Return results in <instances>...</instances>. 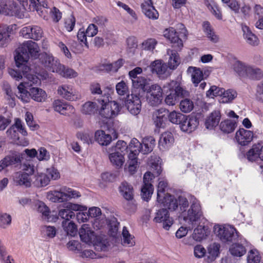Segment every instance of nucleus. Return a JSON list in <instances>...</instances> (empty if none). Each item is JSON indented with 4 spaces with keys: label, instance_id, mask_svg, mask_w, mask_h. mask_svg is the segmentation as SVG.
I'll list each match as a JSON object with an SVG mask.
<instances>
[{
    "label": "nucleus",
    "instance_id": "obj_44",
    "mask_svg": "<svg viewBox=\"0 0 263 263\" xmlns=\"http://www.w3.org/2000/svg\"><path fill=\"white\" fill-rule=\"evenodd\" d=\"M205 221H206V219L204 218V220L201 222V223H204ZM198 223H199V225L197 228L194 229V233L192 234V237L194 240L197 241H200L207 236V232L205 227L200 225L201 222H198Z\"/></svg>",
    "mask_w": 263,
    "mask_h": 263
},
{
    "label": "nucleus",
    "instance_id": "obj_37",
    "mask_svg": "<svg viewBox=\"0 0 263 263\" xmlns=\"http://www.w3.org/2000/svg\"><path fill=\"white\" fill-rule=\"evenodd\" d=\"M187 72L191 74L192 81L195 86L203 79V72L199 68L189 67Z\"/></svg>",
    "mask_w": 263,
    "mask_h": 263
},
{
    "label": "nucleus",
    "instance_id": "obj_19",
    "mask_svg": "<svg viewBox=\"0 0 263 263\" xmlns=\"http://www.w3.org/2000/svg\"><path fill=\"white\" fill-rule=\"evenodd\" d=\"M199 120L194 116H185V118L181 122L180 129L184 132L190 133L194 131L199 125Z\"/></svg>",
    "mask_w": 263,
    "mask_h": 263
},
{
    "label": "nucleus",
    "instance_id": "obj_11",
    "mask_svg": "<svg viewBox=\"0 0 263 263\" xmlns=\"http://www.w3.org/2000/svg\"><path fill=\"white\" fill-rule=\"evenodd\" d=\"M64 209L59 211V216L63 219V221H70L75 217L73 211H84L87 209V206L71 202L64 204Z\"/></svg>",
    "mask_w": 263,
    "mask_h": 263
},
{
    "label": "nucleus",
    "instance_id": "obj_5",
    "mask_svg": "<svg viewBox=\"0 0 263 263\" xmlns=\"http://www.w3.org/2000/svg\"><path fill=\"white\" fill-rule=\"evenodd\" d=\"M169 93L165 98V103L170 106L175 105L180 98L188 97L190 92L176 81H172L167 84Z\"/></svg>",
    "mask_w": 263,
    "mask_h": 263
},
{
    "label": "nucleus",
    "instance_id": "obj_17",
    "mask_svg": "<svg viewBox=\"0 0 263 263\" xmlns=\"http://www.w3.org/2000/svg\"><path fill=\"white\" fill-rule=\"evenodd\" d=\"M125 105L128 110L133 115H138L141 109V101L136 95H128L125 100Z\"/></svg>",
    "mask_w": 263,
    "mask_h": 263
},
{
    "label": "nucleus",
    "instance_id": "obj_41",
    "mask_svg": "<svg viewBox=\"0 0 263 263\" xmlns=\"http://www.w3.org/2000/svg\"><path fill=\"white\" fill-rule=\"evenodd\" d=\"M177 50V49L176 50L171 49L167 50V53L170 56L168 65L170 68L172 69L176 68L180 64V59Z\"/></svg>",
    "mask_w": 263,
    "mask_h": 263
},
{
    "label": "nucleus",
    "instance_id": "obj_16",
    "mask_svg": "<svg viewBox=\"0 0 263 263\" xmlns=\"http://www.w3.org/2000/svg\"><path fill=\"white\" fill-rule=\"evenodd\" d=\"M20 34L26 39H31L37 41L42 37L43 30L39 26H27L22 28L20 31Z\"/></svg>",
    "mask_w": 263,
    "mask_h": 263
},
{
    "label": "nucleus",
    "instance_id": "obj_29",
    "mask_svg": "<svg viewBox=\"0 0 263 263\" xmlns=\"http://www.w3.org/2000/svg\"><path fill=\"white\" fill-rule=\"evenodd\" d=\"M168 112L167 110L163 108H160L154 112L153 120L157 127L160 128L164 126L165 122L167 119Z\"/></svg>",
    "mask_w": 263,
    "mask_h": 263
},
{
    "label": "nucleus",
    "instance_id": "obj_53",
    "mask_svg": "<svg viewBox=\"0 0 263 263\" xmlns=\"http://www.w3.org/2000/svg\"><path fill=\"white\" fill-rule=\"evenodd\" d=\"M184 115L181 114L179 111H171L167 116L170 122L173 124L180 125L183 119L185 118Z\"/></svg>",
    "mask_w": 263,
    "mask_h": 263
},
{
    "label": "nucleus",
    "instance_id": "obj_49",
    "mask_svg": "<svg viewBox=\"0 0 263 263\" xmlns=\"http://www.w3.org/2000/svg\"><path fill=\"white\" fill-rule=\"evenodd\" d=\"M57 73L62 77L68 79L74 78L78 76L77 72L73 69L66 67L61 64Z\"/></svg>",
    "mask_w": 263,
    "mask_h": 263
},
{
    "label": "nucleus",
    "instance_id": "obj_12",
    "mask_svg": "<svg viewBox=\"0 0 263 263\" xmlns=\"http://www.w3.org/2000/svg\"><path fill=\"white\" fill-rule=\"evenodd\" d=\"M22 5L23 9L27 11H36L38 14L44 20H48L47 12L46 7L36 2L35 0H17Z\"/></svg>",
    "mask_w": 263,
    "mask_h": 263
},
{
    "label": "nucleus",
    "instance_id": "obj_48",
    "mask_svg": "<svg viewBox=\"0 0 263 263\" xmlns=\"http://www.w3.org/2000/svg\"><path fill=\"white\" fill-rule=\"evenodd\" d=\"M62 226L64 231L68 235L75 236L77 233V227L72 221H63Z\"/></svg>",
    "mask_w": 263,
    "mask_h": 263
},
{
    "label": "nucleus",
    "instance_id": "obj_10",
    "mask_svg": "<svg viewBox=\"0 0 263 263\" xmlns=\"http://www.w3.org/2000/svg\"><path fill=\"white\" fill-rule=\"evenodd\" d=\"M20 3L17 0H16ZM17 4L13 1H3L0 5L1 13L10 16H15L17 17H22L23 16V7L22 5Z\"/></svg>",
    "mask_w": 263,
    "mask_h": 263
},
{
    "label": "nucleus",
    "instance_id": "obj_8",
    "mask_svg": "<svg viewBox=\"0 0 263 263\" xmlns=\"http://www.w3.org/2000/svg\"><path fill=\"white\" fill-rule=\"evenodd\" d=\"M34 166L29 163H24L22 166V171L16 172L13 177L16 185H24L29 187L31 185V176L34 173Z\"/></svg>",
    "mask_w": 263,
    "mask_h": 263
},
{
    "label": "nucleus",
    "instance_id": "obj_22",
    "mask_svg": "<svg viewBox=\"0 0 263 263\" xmlns=\"http://www.w3.org/2000/svg\"><path fill=\"white\" fill-rule=\"evenodd\" d=\"M142 144L136 138L131 140L128 148L130 151L128 154V162H137V156L141 151Z\"/></svg>",
    "mask_w": 263,
    "mask_h": 263
},
{
    "label": "nucleus",
    "instance_id": "obj_56",
    "mask_svg": "<svg viewBox=\"0 0 263 263\" xmlns=\"http://www.w3.org/2000/svg\"><path fill=\"white\" fill-rule=\"evenodd\" d=\"M167 181L164 178H159L157 186V200H160L161 198L165 196V189L167 186Z\"/></svg>",
    "mask_w": 263,
    "mask_h": 263
},
{
    "label": "nucleus",
    "instance_id": "obj_63",
    "mask_svg": "<svg viewBox=\"0 0 263 263\" xmlns=\"http://www.w3.org/2000/svg\"><path fill=\"white\" fill-rule=\"evenodd\" d=\"M223 89V88L218 87L215 85L212 86L210 89L207 91L206 96L211 98L216 96H219L220 98Z\"/></svg>",
    "mask_w": 263,
    "mask_h": 263
},
{
    "label": "nucleus",
    "instance_id": "obj_25",
    "mask_svg": "<svg viewBox=\"0 0 263 263\" xmlns=\"http://www.w3.org/2000/svg\"><path fill=\"white\" fill-rule=\"evenodd\" d=\"M23 155V154L15 153L6 156L0 161V172L8 166L20 163Z\"/></svg>",
    "mask_w": 263,
    "mask_h": 263
},
{
    "label": "nucleus",
    "instance_id": "obj_23",
    "mask_svg": "<svg viewBox=\"0 0 263 263\" xmlns=\"http://www.w3.org/2000/svg\"><path fill=\"white\" fill-rule=\"evenodd\" d=\"M81 240L86 243H95L96 236L88 224H83L79 230Z\"/></svg>",
    "mask_w": 263,
    "mask_h": 263
},
{
    "label": "nucleus",
    "instance_id": "obj_7",
    "mask_svg": "<svg viewBox=\"0 0 263 263\" xmlns=\"http://www.w3.org/2000/svg\"><path fill=\"white\" fill-rule=\"evenodd\" d=\"M233 68L238 76L242 78L258 80L263 77V72L260 69L239 61L234 64Z\"/></svg>",
    "mask_w": 263,
    "mask_h": 263
},
{
    "label": "nucleus",
    "instance_id": "obj_52",
    "mask_svg": "<svg viewBox=\"0 0 263 263\" xmlns=\"http://www.w3.org/2000/svg\"><path fill=\"white\" fill-rule=\"evenodd\" d=\"M117 93L120 96H126L129 95V90L127 84L124 81H121L116 85Z\"/></svg>",
    "mask_w": 263,
    "mask_h": 263
},
{
    "label": "nucleus",
    "instance_id": "obj_59",
    "mask_svg": "<svg viewBox=\"0 0 263 263\" xmlns=\"http://www.w3.org/2000/svg\"><path fill=\"white\" fill-rule=\"evenodd\" d=\"M41 233L43 236L51 238L55 236L57 230L53 226H44L41 228Z\"/></svg>",
    "mask_w": 263,
    "mask_h": 263
},
{
    "label": "nucleus",
    "instance_id": "obj_40",
    "mask_svg": "<svg viewBox=\"0 0 263 263\" xmlns=\"http://www.w3.org/2000/svg\"><path fill=\"white\" fill-rule=\"evenodd\" d=\"M220 245L219 243L214 242L210 244L208 248V262H212L218 256L219 254Z\"/></svg>",
    "mask_w": 263,
    "mask_h": 263
},
{
    "label": "nucleus",
    "instance_id": "obj_32",
    "mask_svg": "<svg viewBox=\"0 0 263 263\" xmlns=\"http://www.w3.org/2000/svg\"><path fill=\"white\" fill-rule=\"evenodd\" d=\"M15 25H5L0 32V45L2 47L7 46L10 41V34L12 33L13 28Z\"/></svg>",
    "mask_w": 263,
    "mask_h": 263
},
{
    "label": "nucleus",
    "instance_id": "obj_60",
    "mask_svg": "<svg viewBox=\"0 0 263 263\" xmlns=\"http://www.w3.org/2000/svg\"><path fill=\"white\" fill-rule=\"evenodd\" d=\"M148 171H146L143 176V185L141 189V196L142 198L146 201H148Z\"/></svg>",
    "mask_w": 263,
    "mask_h": 263
},
{
    "label": "nucleus",
    "instance_id": "obj_9",
    "mask_svg": "<svg viewBox=\"0 0 263 263\" xmlns=\"http://www.w3.org/2000/svg\"><path fill=\"white\" fill-rule=\"evenodd\" d=\"M213 231L215 235L224 242L232 241L239 237L236 230L229 225H215Z\"/></svg>",
    "mask_w": 263,
    "mask_h": 263
},
{
    "label": "nucleus",
    "instance_id": "obj_30",
    "mask_svg": "<svg viewBox=\"0 0 263 263\" xmlns=\"http://www.w3.org/2000/svg\"><path fill=\"white\" fill-rule=\"evenodd\" d=\"M243 36L247 44L252 46H257L259 40L257 36L254 34L249 27L246 25H242Z\"/></svg>",
    "mask_w": 263,
    "mask_h": 263
},
{
    "label": "nucleus",
    "instance_id": "obj_62",
    "mask_svg": "<svg viewBox=\"0 0 263 263\" xmlns=\"http://www.w3.org/2000/svg\"><path fill=\"white\" fill-rule=\"evenodd\" d=\"M260 256L258 252L256 250H251L248 253L247 262L248 263H259Z\"/></svg>",
    "mask_w": 263,
    "mask_h": 263
},
{
    "label": "nucleus",
    "instance_id": "obj_50",
    "mask_svg": "<svg viewBox=\"0 0 263 263\" xmlns=\"http://www.w3.org/2000/svg\"><path fill=\"white\" fill-rule=\"evenodd\" d=\"M206 6L211 11L212 13L219 20H221L222 18V15L221 12V10L219 6L213 1L210 0L207 1L205 2Z\"/></svg>",
    "mask_w": 263,
    "mask_h": 263
},
{
    "label": "nucleus",
    "instance_id": "obj_34",
    "mask_svg": "<svg viewBox=\"0 0 263 263\" xmlns=\"http://www.w3.org/2000/svg\"><path fill=\"white\" fill-rule=\"evenodd\" d=\"M151 69L153 73H156L159 78H163L167 67L161 60H155L151 64Z\"/></svg>",
    "mask_w": 263,
    "mask_h": 263
},
{
    "label": "nucleus",
    "instance_id": "obj_58",
    "mask_svg": "<svg viewBox=\"0 0 263 263\" xmlns=\"http://www.w3.org/2000/svg\"><path fill=\"white\" fill-rule=\"evenodd\" d=\"M50 181V178L47 173H37L36 176L35 182L37 185L45 186L49 183Z\"/></svg>",
    "mask_w": 263,
    "mask_h": 263
},
{
    "label": "nucleus",
    "instance_id": "obj_64",
    "mask_svg": "<svg viewBox=\"0 0 263 263\" xmlns=\"http://www.w3.org/2000/svg\"><path fill=\"white\" fill-rule=\"evenodd\" d=\"M117 5L118 6L122 8L124 10H125L132 17L134 21L137 20L138 17L136 12L133 9H131L128 5L120 1H118L117 3Z\"/></svg>",
    "mask_w": 263,
    "mask_h": 263
},
{
    "label": "nucleus",
    "instance_id": "obj_57",
    "mask_svg": "<svg viewBox=\"0 0 263 263\" xmlns=\"http://www.w3.org/2000/svg\"><path fill=\"white\" fill-rule=\"evenodd\" d=\"M203 220H204V218L203 216V219H201L200 221L196 222L195 223L191 224V223H189L188 222H186L189 225H191L192 227H189L188 228L181 227L177 231V232L176 233V237H177L178 238H181L183 237L187 234L189 230L192 229L194 227H195L196 225L197 224V223H198V222L200 223V222H202Z\"/></svg>",
    "mask_w": 263,
    "mask_h": 263
},
{
    "label": "nucleus",
    "instance_id": "obj_39",
    "mask_svg": "<svg viewBox=\"0 0 263 263\" xmlns=\"http://www.w3.org/2000/svg\"><path fill=\"white\" fill-rule=\"evenodd\" d=\"M30 91L31 97L35 101L38 102H43L47 98L46 92L41 88L32 87L30 89Z\"/></svg>",
    "mask_w": 263,
    "mask_h": 263
},
{
    "label": "nucleus",
    "instance_id": "obj_42",
    "mask_svg": "<svg viewBox=\"0 0 263 263\" xmlns=\"http://www.w3.org/2000/svg\"><path fill=\"white\" fill-rule=\"evenodd\" d=\"M37 211L42 214V219L48 221L52 220L50 216V211L49 208L45 203L40 201H36L35 204Z\"/></svg>",
    "mask_w": 263,
    "mask_h": 263
},
{
    "label": "nucleus",
    "instance_id": "obj_45",
    "mask_svg": "<svg viewBox=\"0 0 263 263\" xmlns=\"http://www.w3.org/2000/svg\"><path fill=\"white\" fill-rule=\"evenodd\" d=\"M120 191L123 197L127 200H131L133 198V186L126 182L122 183L120 186Z\"/></svg>",
    "mask_w": 263,
    "mask_h": 263
},
{
    "label": "nucleus",
    "instance_id": "obj_36",
    "mask_svg": "<svg viewBox=\"0 0 263 263\" xmlns=\"http://www.w3.org/2000/svg\"><path fill=\"white\" fill-rule=\"evenodd\" d=\"M98 111H99V107L97 103L92 101L85 102L81 108V112L85 115L92 116Z\"/></svg>",
    "mask_w": 263,
    "mask_h": 263
},
{
    "label": "nucleus",
    "instance_id": "obj_24",
    "mask_svg": "<svg viewBox=\"0 0 263 263\" xmlns=\"http://www.w3.org/2000/svg\"><path fill=\"white\" fill-rule=\"evenodd\" d=\"M175 139L172 132H165L163 133L159 141V147L161 151L168 150L174 143Z\"/></svg>",
    "mask_w": 263,
    "mask_h": 263
},
{
    "label": "nucleus",
    "instance_id": "obj_47",
    "mask_svg": "<svg viewBox=\"0 0 263 263\" xmlns=\"http://www.w3.org/2000/svg\"><path fill=\"white\" fill-rule=\"evenodd\" d=\"M109 158L111 163L117 167H121L124 162L123 154L115 152L109 154Z\"/></svg>",
    "mask_w": 263,
    "mask_h": 263
},
{
    "label": "nucleus",
    "instance_id": "obj_55",
    "mask_svg": "<svg viewBox=\"0 0 263 263\" xmlns=\"http://www.w3.org/2000/svg\"><path fill=\"white\" fill-rule=\"evenodd\" d=\"M179 106L180 110L182 112L188 113L191 112L194 108V103L190 99L185 98L180 101Z\"/></svg>",
    "mask_w": 263,
    "mask_h": 263
},
{
    "label": "nucleus",
    "instance_id": "obj_27",
    "mask_svg": "<svg viewBox=\"0 0 263 263\" xmlns=\"http://www.w3.org/2000/svg\"><path fill=\"white\" fill-rule=\"evenodd\" d=\"M248 160L250 161H255L258 158L263 160V142H258L253 145L246 154Z\"/></svg>",
    "mask_w": 263,
    "mask_h": 263
},
{
    "label": "nucleus",
    "instance_id": "obj_31",
    "mask_svg": "<svg viewBox=\"0 0 263 263\" xmlns=\"http://www.w3.org/2000/svg\"><path fill=\"white\" fill-rule=\"evenodd\" d=\"M133 87L139 93H142L147 91L148 81L146 78L139 77L132 81Z\"/></svg>",
    "mask_w": 263,
    "mask_h": 263
},
{
    "label": "nucleus",
    "instance_id": "obj_61",
    "mask_svg": "<svg viewBox=\"0 0 263 263\" xmlns=\"http://www.w3.org/2000/svg\"><path fill=\"white\" fill-rule=\"evenodd\" d=\"M12 128L14 129V132L17 130L24 136L27 135V132L25 128V125L22 123V121L19 119H15V123L12 126Z\"/></svg>",
    "mask_w": 263,
    "mask_h": 263
},
{
    "label": "nucleus",
    "instance_id": "obj_14",
    "mask_svg": "<svg viewBox=\"0 0 263 263\" xmlns=\"http://www.w3.org/2000/svg\"><path fill=\"white\" fill-rule=\"evenodd\" d=\"M40 61L42 65L48 70L53 72H57L61 65L60 61L54 58L49 52H43L41 54Z\"/></svg>",
    "mask_w": 263,
    "mask_h": 263
},
{
    "label": "nucleus",
    "instance_id": "obj_46",
    "mask_svg": "<svg viewBox=\"0 0 263 263\" xmlns=\"http://www.w3.org/2000/svg\"><path fill=\"white\" fill-rule=\"evenodd\" d=\"M229 251L233 256L241 257L246 253L247 250L243 245L234 243L230 247Z\"/></svg>",
    "mask_w": 263,
    "mask_h": 263
},
{
    "label": "nucleus",
    "instance_id": "obj_3",
    "mask_svg": "<svg viewBox=\"0 0 263 263\" xmlns=\"http://www.w3.org/2000/svg\"><path fill=\"white\" fill-rule=\"evenodd\" d=\"M40 47L35 42L28 40L24 42L18 47L15 52L14 60L18 71L23 73H32V70L28 65L29 57L37 59L40 57Z\"/></svg>",
    "mask_w": 263,
    "mask_h": 263
},
{
    "label": "nucleus",
    "instance_id": "obj_54",
    "mask_svg": "<svg viewBox=\"0 0 263 263\" xmlns=\"http://www.w3.org/2000/svg\"><path fill=\"white\" fill-rule=\"evenodd\" d=\"M123 245L131 247L135 245L134 237L130 234L127 228L124 227L122 230Z\"/></svg>",
    "mask_w": 263,
    "mask_h": 263
},
{
    "label": "nucleus",
    "instance_id": "obj_28",
    "mask_svg": "<svg viewBox=\"0 0 263 263\" xmlns=\"http://www.w3.org/2000/svg\"><path fill=\"white\" fill-rule=\"evenodd\" d=\"M253 133L243 128H240L235 135V139L241 145H247L253 139Z\"/></svg>",
    "mask_w": 263,
    "mask_h": 263
},
{
    "label": "nucleus",
    "instance_id": "obj_15",
    "mask_svg": "<svg viewBox=\"0 0 263 263\" xmlns=\"http://www.w3.org/2000/svg\"><path fill=\"white\" fill-rule=\"evenodd\" d=\"M161 163L160 157L153 153L149 158V180L160 175L162 172Z\"/></svg>",
    "mask_w": 263,
    "mask_h": 263
},
{
    "label": "nucleus",
    "instance_id": "obj_26",
    "mask_svg": "<svg viewBox=\"0 0 263 263\" xmlns=\"http://www.w3.org/2000/svg\"><path fill=\"white\" fill-rule=\"evenodd\" d=\"M149 103L154 106L159 104L162 97V90L160 86L155 84L149 88Z\"/></svg>",
    "mask_w": 263,
    "mask_h": 263
},
{
    "label": "nucleus",
    "instance_id": "obj_13",
    "mask_svg": "<svg viewBox=\"0 0 263 263\" xmlns=\"http://www.w3.org/2000/svg\"><path fill=\"white\" fill-rule=\"evenodd\" d=\"M58 93L69 101H76L81 99V95L71 84H63L58 89Z\"/></svg>",
    "mask_w": 263,
    "mask_h": 263
},
{
    "label": "nucleus",
    "instance_id": "obj_38",
    "mask_svg": "<svg viewBox=\"0 0 263 263\" xmlns=\"http://www.w3.org/2000/svg\"><path fill=\"white\" fill-rule=\"evenodd\" d=\"M95 138L96 141L102 145H108L112 141L111 136L102 130H97L95 132Z\"/></svg>",
    "mask_w": 263,
    "mask_h": 263
},
{
    "label": "nucleus",
    "instance_id": "obj_35",
    "mask_svg": "<svg viewBox=\"0 0 263 263\" xmlns=\"http://www.w3.org/2000/svg\"><path fill=\"white\" fill-rule=\"evenodd\" d=\"M203 31L206 36L210 41L216 43L219 41V37L216 34L214 30L210 23L208 22H204L202 24Z\"/></svg>",
    "mask_w": 263,
    "mask_h": 263
},
{
    "label": "nucleus",
    "instance_id": "obj_18",
    "mask_svg": "<svg viewBox=\"0 0 263 263\" xmlns=\"http://www.w3.org/2000/svg\"><path fill=\"white\" fill-rule=\"evenodd\" d=\"M154 221L156 222L162 223L163 228L168 230L173 224V219L171 217L170 214L166 209H162L156 213Z\"/></svg>",
    "mask_w": 263,
    "mask_h": 263
},
{
    "label": "nucleus",
    "instance_id": "obj_21",
    "mask_svg": "<svg viewBox=\"0 0 263 263\" xmlns=\"http://www.w3.org/2000/svg\"><path fill=\"white\" fill-rule=\"evenodd\" d=\"M164 36L173 44V47L176 49L180 50L183 47L182 41L179 37L174 28L166 29L164 31Z\"/></svg>",
    "mask_w": 263,
    "mask_h": 263
},
{
    "label": "nucleus",
    "instance_id": "obj_4",
    "mask_svg": "<svg viewBox=\"0 0 263 263\" xmlns=\"http://www.w3.org/2000/svg\"><path fill=\"white\" fill-rule=\"evenodd\" d=\"M81 194L77 190L63 185L56 190L50 191L47 193V199L53 202L62 203L72 199H77Z\"/></svg>",
    "mask_w": 263,
    "mask_h": 263
},
{
    "label": "nucleus",
    "instance_id": "obj_2",
    "mask_svg": "<svg viewBox=\"0 0 263 263\" xmlns=\"http://www.w3.org/2000/svg\"><path fill=\"white\" fill-rule=\"evenodd\" d=\"M9 74L17 81L21 80L23 76L27 79V81L21 82L17 86L18 92L16 96L24 103L29 102L30 99V91L28 92L27 88L33 85L40 84L41 80H45L48 78V73L46 71L43 70L41 72H38L36 69L35 73L40 77V78L36 75L32 73L28 72L26 74L22 73V71L11 69L9 70Z\"/></svg>",
    "mask_w": 263,
    "mask_h": 263
},
{
    "label": "nucleus",
    "instance_id": "obj_20",
    "mask_svg": "<svg viewBox=\"0 0 263 263\" xmlns=\"http://www.w3.org/2000/svg\"><path fill=\"white\" fill-rule=\"evenodd\" d=\"M53 107L55 111L66 116H69L75 111L74 108L72 105L60 100L54 101Z\"/></svg>",
    "mask_w": 263,
    "mask_h": 263
},
{
    "label": "nucleus",
    "instance_id": "obj_1",
    "mask_svg": "<svg viewBox=\"0 0 263 263\" xmlns=\"http://www.w3.org/2000/svg\"><path fill=\"white\" fill-rule=\"evenodd\" d=\"M157 201L162 204L166 210L172 212L179 210L183 220L189 223L194 224L203 219V212L200 202L194 196L191 197V206L187 211L189 207L188 200L182 195L175 196L166 193L161 198L160 200H157Z\"/></svg>",
    "mask_w": 263,
    "mask_h": 263
},
{
    "label": "nucleus",
    "instance_id": "obj_43",
    "mask_svg": "<svg viewBox=\"0 0 263 263\" xmlns=\"http://www.w3.org/2000/svg\"><path fill=\"white\" fill-rule=\"evenodd\" d=\"M237 92L231 89L223 90L222 94L219 99L220 103H229L232 102L237 97Z\"/></svg>",
    "mask_w": 263,
    "mask_h": 263
},
{
    "label": "nucleus",
    "instance_id": "obj_33",
    "mask_svg": "<svg viewBox=\"0 0 263 263\" xmlns=\"http://www.w3.org/2000/svg\"><path fill=\"white\" fill-rule=\"evenodd\" d=\"M220 118L221 114L219 111L215 110L211 112L205 122L206 128L211 129L217 126L219 123Z\"/></svg>",
    "mask_w": 263,
    "mask_h": 263
},
{
    "label": "nucleus",
    "instance_id": "obj_51",
    "mask_svg": "<svg viewBox=\"0 0 263 263\" xmlns=\"http://www.w3.org/2000/svg\"><path fill=\"white\" fill-rule=\"evenodd\" d=\"M236 126V122L231 120H226L221 122L220 129L224 133H230L233 132Z\"/></svg>",
    "mask_w": 263,
    "mask_h": 263
},
{
    "label": "nucleus",
    "instance_id": "obj_6",
    "mask_svg": "<svg viewBox=\"0 0 263 263\" xmlns=\"http://www.w3.org/2000/svg\"><path fill=\"white\" fill-rule=\"evenodd\" d=\"M99 104L101 106L99 109V115L106 119L114 118L120 112L121 107L117 102L109 101L108 96H103L98 99Z\"/></svg>",
    "mask_w": 263,
    "mask_h": 263
}]
</instances>
